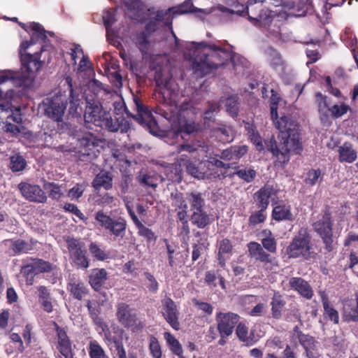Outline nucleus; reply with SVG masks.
Listing matches in <instances>:
<instances>
[{
    "instance_id": "nucleus-49",
    "label": "nucleus",
    "mask_w": 358,
    "mask_h": 358,
    "mask_svg": "<svg viewBox=\"0 0 358 358\" xmlns=\"http://www.w3.org/2000/svg\"><path fill=\"white\" fill-rule=\"evenodd\" d=\"M216 136L223 143H229L233 141V132L229 127H220L215 130Z\"/></svg>"
},
{
    "instance_id": "nucleus-16",
    "label": "nucleus",
    "mask_w": 358,
    "mask_h": 358,
    "mask_svg": "<svg viewBox=\"0 0 358 358\" xmlns=\"http://www.w3.org/2000/svg\"><path fill=\"white\" fill-rule=\"evenodd\" d=\"M57 332V349L59 355L57 358H73L71 343L66 332L57 324H55Z\"/></svg>"
},
{
    "instance_id": "nucleus-60",
    "label": "nucleus",
    "mask_w": 358,
    "mask_h": 358,
    "mask_svg": "<svg viewBox=\"0 0 358 358\" xmlns=\"http://www.w3.org/2000/svg\"><path fill=\"white\" fill-rule=\"evenodd\" d=\"M267 54L269 56V62L274 68H278L282 64V60L280 55L275 50L268 49Z\"/></svg>"
},
{
    "instance_id": "nucleus-28",
    "label": "nucleus",
    "mask_w": 358,
    "mask_h": 358,
    "mask_svg": "<svg viewBox=\"0 0 358 358\" xmlns=\"http://www.w3.org/2000/svg\"><path fill=\"white\" fill-rule=\"evenodd\" d=\"M272 217L276 221L292 220L293 215L290 206L282 203L276 206L273 210Z\"/></svg>"
},
{
    "instance_id": "nucleus-58",
    "label": "nucleus",
    "mask_w": 358,
    "mask_h": 358,
    "mask_svg": "<svg viewBox=\"0 0 358 358\" xmlns=\"http://www.w3.org/2000/svg\"><path fill=\"white\" fill-rule=\"evenodd\" d=\"M316 101L318 106V110L320 113L326 114L329 109L331 108L329 107V102L327 101V97L324 96L322 93L317 92L315 94Z\"/></svg>"
},
{
    "instance_id": "nucleus-31",
    "label": "nucleus",
    "mask_w": 358,
    "mask_h": 358,
    "mask_svg": "<svg viewBox=\"0 0 358 358\" xmlns=\"http://www.w3.org/2000/svg\"><path fill=\"white\" fill-rule=\"evenodd\" d=\"M285 303L282 296L278 292H275L271 302L272 316L274 318L279 319L281 317Z\"/></svg>"
},
{
    "instance_id": "nucleus-13",
    "label": "nucleus",
    "mask_w": 358,
    "mask_h": 358,
    "mask_svg": "<svg viewBox=\"0 0 358 358\" xmlns=\"http://www.w3.org/2000/svg\"><path fill=\"white\" fill-rule=\"evenodd\" d=\"M331 225L330 215L327 213L313 224L314 229L322 238L326 250L329 252L334 249Z\"/></svg>"
},
{
    "instance_id": "nucleus-54",
    "label": "nucleus",
    "mask_w": 358,
    "mask_h": 358,
    "mask_svg": "<svg viewBox=\"0 0 358 358\" xmlns=\"http://www.w3.org/2000/svg\"><path fill=\"white\" fill-rule=\"evenodd\" d=\"M199 148H201V150L203 152H206V150L205 149V145L203 143H201L200 141H197L196 143L192 144H182L180 145L178 148V152L180 153L182 152H187L189 153L194 152L195 151H197Z\"/></svg>"
},
{
    "instance_id": "nucleus-61",
    "label": "nucleus",
    "mask_w": 358,
    "mask_h": 358,
    "mask_svg": "<svg viewBox=\"0 0 358 358\" xmlns=\"http://www.w3.org/2000/svg\"><path fill=\"white\" fill-rule=\"evenodd\" d=\"M263 247L271 252L276 250V242L274 237L272 236L271 232L268 231V236L262 239Z\"/></svg>"
},
{
    "instance_id": "nucleus-48",
    "label": "nucleus",
    "mask_w": 358,
    "mask_h": 358,
    "mask_svg": "<svg viewBox=\"0 0 358 358\" xmlns=\"http://www.w3.org/2000/svg\"><path fill=\"white\" fill-rule=\"evenodd\" d=\"M89 354L91 358H108L103 348L96 341L90 342Z\"/></svg>"
},
{
    "instance_id": "nucleus-62",
    "label": "nucleus",
    "mask_w": 358,
    "mask_h": 358,
    "mask_svg": "<svg viewBox=\"0 0 358 358\" xmlns=\"http://www.w3.org/2000/svg\"><path fill=\"white\" fill-rule=\"evenodd\" d=\"M348 110V106L345 104H336L333 106L329 111L331 115L334 117H339L345 114Z\"/></svg>"
},
{
    "instance_id": "nucleus-6",
    "label": "nucleus",
    "mask_w": 358,
    "mask_h": 358,
    "mask_svg": "<svg viewBox=\"0 0 358 358\" xmlns=\"http://www.w3.org/2000/svg\"><path fill=\"white\" fill-rule=\"evenodd\" d=\"M86 123L106 129L110 132L127 133L131 128L130 122L122 117L113 119L110 114L103 110L99 101L92 96H86V108L84 114Z\"/></svg>"
},
{
    "instance_id": "nucleus-22",
    "label": "nucleus",
    "mask_w": 358,
    "mask_h": 358,
    "mask_svg": "<svg viewBox=\"0 0 358 358\" xmlns=\"http://www.w3.org/2000/svg\"><path fill=\"white\" fill-rule=\"evenodd\" d=\"M275 194L272 185H266L254 194V199L258 208L266 209L269 204V199Z\"/></svg>"
},
{
    "instance_id": "nucleus-26",
    "label": "nucleus",
    "mask_w": 358,
    "mask_h": 358,
    "mask_svg": "<svg viewBox=\"0 0 358 358\" xmlns=\"http://www.w3.org/2000/svg\"><path fill=\"white\" fill-rule=\"evenodd\" d=\"M107 271L104 268H94L89 276V282L95 290L101 289L107 280Z\"/></svg>"
},
{
    "instance_id": "nucleus-63",
    "label": "nucleus",
    "mask_w": 358,
    "mask_h": 358,
    "mask_svg": "<svg viewBox=\"0 0 358 358\" xmlns=\"http://www.w3.org/2000/svg\"><path fill=\"white\" fill-rule=\"evenodd\" d=\"M266 346L269 349V352H275L281 350L283 344L280 338L274 337L267 341Z\"/></svg>"
},
{
    "instance_id": "nucleus-41",
    "label": "nucleus",
    "mask_w": 358,
    "mask_h": 358,
    "mask_svg": "<svg viewBox=\"0 0 358 358\" xmlns=\"http://www.w3.org/2000/svg\"><path fill=\"white\" fill-rule=\"evenodd\" d=\"M322 304L324 317L330 320L334 324H338L339 321L338 311L329 305L327 299L324 296H322Z\"/></svg>"
},
{
    "instance_id": "nucleus-36",
    "label": "nucleus",
    "mask_w": 358,
    "mask_h": 358,
    "mask_svg": "<svg viewBox=\"0 0 358 358\" xmlns=\"http://www.w3.org/2000/svg\"><path fill=\"white\" fill-rule=\"evenodd\" d=\"M232 250V245L228 239H223L219 245V264L224 266L227 258L229 257V255Z\"/></svg>"
},
{
    "instance_id": "nucleus-55",
    "label": "nucleus",
    "mask_w": 358,
    "mask_h": 358,
    "mask_svg": "<svg viewBox=\"0 0 358 358\" xmlns=\"http://www.w3.org/2000/svg\"><path fill=\"white\" fill-rule=\"evenodd\" d=\"M4 244L8 248V252L10 255L18 254L22 250V241L20 240H6Z\"/></svg>"
},
{
    "instance_id": "nucleus-50",
    "label": "nucleus",
    "mask_w": 358,
    "mask_h": 358,
    "mask_svg": "<svg viewBox=\"0 0 358 358\" xmlns=\"http://www.w3.org/2000/svg\"><path fill=\"white\" fill-rule=\"evenodd\" d=\"M149 341V350L152 357L153 358H161L162 355V348L157 338L150 336Z\"/></svg>"
},
{
    "instance_id": "nucleus-10",
    "label": "nucleus",
    "mask_w": 358,
    "mask_h": 358,
    "mask_svg": "<svg viewBox=\"0 0 358 358\" xmlns=\"http://www.w3.org/2000/svg\"><path fill=\"white\" fill-rule=\"evenodd\" d=\"M134 101L137 114L133 115L129 112H126L127 115L135 119L139 124L147 128L151 134H157V124L150 111L138 99H134Z\"/></svg>"
},
{
    "instance_id": "nucleus-15",
    "label": "nucleus",
    "mask_w": 358,
    "mask_h": 358,
    "mask_svg": "<svg viewBox=\"0 0 358 358\" xmlns=\"http://www.w3.org/2000/svg\"><path fill=\"white\" fill-rule=\"evenodd\" d=\"M163 316L169 324L175 330L180 329L178 321L179 312L175 302L168 296L162 301Z\"/></svg>"
},
{
    "instance_id": "nucleus-29",
    "label": "nucleus",
    "mask_w": 358,
    "mask_h": 358,
    "mask_svg": "<svg viewBox=\"0 0 358 358\" xmlns=\"http://www.w3.org/2000/svg\"><path fill=\"white\" fill-rule=\"evenodd\" d=\"M138 182L143 187L156 188L158 176L154 172L141 171L136 177Z\"/></svg>"
},
{
    "instance_id": "nucleus-51",
    "label": "nucleus",
    "mask_w": 358,
    "mask_h": 358,
    "mask_svg": "<svg viewBox=\"0 0 358 358\" xmlns=\"http://www.w3.org/2000/svg\"><path fill=\"white\" fill-rule=\"evenodd\" d=\"M233 175H236L247 182H251L256 177V171L252 169H243L236 171Z\"/></svg>"
},
{
    "instance_id": "nucleus-14",
    "label": "nucleus",
    "mask_w": 358,
    "mask_h": 358,
    "mask_svg": "<svg viewBox=\"0 0 358 358\" xmlns=\"http://www.w3.org/2000/svg\"><path fill=\"white\" fill-rule=\"evenodd\" d=\"M67 248L70 254V259L78 268L85 269L89 267V260L86 256L85 250H83L79 241L74 238L66 240Z\"/></svg>"
},
{
    "instance_id": "nucleus-64",
    "label": "nucleus",
    "mask_w": 358,
    "mask_h": 358,
    "mask_svg": "<svg viewBox=\"0 0 358 358\" xmlns=\"http://www.w3.org/2000/svg\"><path fill=\"white\" fill-rule=\"evenodd\" d=\"M115 201V199L113 196L110 195L108 193H106L101 196V199L98 201V204L103 207L112 208L116 206Z\"/></svg>"
},
{
    "instance_id": "nucleus-39",
    "label": "nucleus",
    "mask_w": 358,
    "mask_h": 358,
    "mask_svg": "<svg viewBox=\"0 0 358 358\" xmlns=\"http://www.w3.org/2000/svg\"><path fill=\"white\" fill-rule=\"evenodd\" d=\"M10 81L13 85L21 86L22 85V74L10 71H4L0 75V82Z\"/></svg>"
},
{
    "instance_id": "nucleus-18",
    "label": "nucleus",
    "mask_w": 358,
    "mask_h": 358,
    "mask_svg": "<svg viewBox=\"0 0 358 358\" xmlns=\"http://www.w3.org/2000/svg\"><path fill=\"white\" fill-rule=\"evenodd\" d=\"M52 269V265L41 259L34 260L31 264L24 265V273L27 274V283L32 285L33 275L39 273L48 272Z\"/></svg>"
},
{
    "instance_id": "nucleus-19",
    "label": "nucleus",
    "mask_w": 358,
    "mask_h": 358,
    "mask_svg": "<svg viewBox=\"0 0 358 358\" xmlns=\"http://www.w3.org/2000/svg\"><path fill=\"white\" fill-rule=\"evenodd\" d=\"M185 165L187 173L199 180L208 179L211 176V173L208 171V162H205V161L199 162L197 164L187 161Z\"/></svg>"
},
{
    "instance_id": "nucleus-44",
    "label": "nucleus",
    "mask_w": 358,
    "mask_h": 358,
    "mask_svg": "<svg viewBox=\"0 0 358 358\" xmlns=\"http://www.w3.org/2000/svg\"><path fill=\"white\" fill-rule=\"evenodd\" d=\"M134 42L138 46L142 54L148 53L150 48V43L144 32L137 34L133 38Z\"/></svg>"
},
{
    "instance_id": "nucleus-59",
    "label": "nucleus",
    "mask_w": 358,
    "mask_h": 358,
    "mask_svg": "<svg viewBox=\"0 0 358 358\" xmlns=\"http://www.w3.org/2000/svg\"><path fill=\"white\" fill-rule=\"evenodd\" d=\"M173 205L179 209L187 208V199L182 193L171 194Z\"/></svg>"
},
{
    "instance_id": "nucleus-53",
    "label": "nucleus",
    "mask_w": 358,
    "mask_h": 358,
    "mask_svg": "<svg viewBox=\"0 0 358 358\" xmlns=\"http://www.w3.org/2000/svg\"><path fill=\"white\" fill-rule=\"evenodd\" d=\"M86 185L85 183H77L68 192L67 196L71 200H78L80 198L85 190Z\"/></svg>"
},
{
    "instance_id": "nucleus-47",
    "label": "nucleus",
    "mask_w": 358,
    "mask_h": 358,
    "mask_svg": "<svg viewBox=\"0 0 358 358\" xmlns=\"http://www.w3.org/2000/svg\"><path fill=\"white\" fill-rule=\"evenodd\" d=\"M293 335L299 339L300 343L304 347L306 351H308V349L311 347L313 343V338L302 334L299 330L298 327H294ZM307 354L308 356H309L308 352H307Z\"/></svg>"
},
{
    "instance_id": "nucleus-4",
    "label": "nucleus",
    "mask_w": 358,
    "mask_h": 358,
    "mask_svg": "<svg viewBox=\"0 0 358 358\" xmlns=\"http://www.w3.org/2000/svg\"><path fill=\"white\" fill-rule=\"evenodd\" d=\"M185 48L184 55L186 58L193 60L192 69L196 77L204 76L224 64L229 59L234 64L236 71L239 68V65L236 64V60L240 61L242 65L245 62L244 58L233 54L231 50L215 44L187 42Z\"/></svg>"
},
{
    "instance_id": "nucleus-12",
    "label": "nucleus",
    "mask_w": 358,
    "mask_h": 358,
    "mask_svg": "<svg viewBox=\"0 0 358 358\" xmlns=\"http://www.w3.org/2000/svg\"><path fill=\"white\" fill-rule=\"evenodd\" d=\"M238 319L239 316L236 313L217 312L215 320L220 336L225 338L231 335Z\"/></svg>"
},
{
    "instance_id": "nucleus-37",
    "label": "nucleus",
    "mask_w": 358,
    "mask_h": 358,
    "mask_svg": "<svg viewBox=\"0 0 358 358\" xmlns=\"http://www.w3.org/2000/svg\"><path fill=\"white\" fill-rule=\"evenodd\" d=\"M324 172L320 169H312L307 173L305 182L309 185L314 186L320 184L323 180Z\"/></svg>"
},
{
    "instance_id": "nucleus-20",
    "label": "nucleus",
    "mask_w": 358,
    "mask_h": 358,
    "mask_svg": "<svg viewBox=\"0 0 358 358\" xmlns=\"http://www.w3.org/2000/svg\"><path fill=\"white\" fill-rule=\"evenodd\" d=\"M290 288L296 291L301 296L306 299H311L313 296V290L310 284L300 277H292L289 279Z\"/></svg>"
},
{
    "instance_id": "nucleus-7",
    "label": "nucleus",
    "mask_w": 358,
    "mask_h": 358,
    "mask_svg": "<svg viewBox=\"0 0 358 358\" xmlns=\"http://www.w3.org/2000/svg\"><path fill=\"white\" fill-rule=\"evenodd\" d=\"M289 258L303 257L306 260L315 258L317 252L313 248L310 237L305 230H300L286 250Z\"/></svg>"
},
{
    "instance_id": "nucleus-52",
    "label": "nucleus",
    "mask_w": 358,
    "mask_h": 358,
    "mask_svg": "<svg viewBox=\"0 0 358 358\" xmlns=\"http://www.w3.org/2000/svg\"><path fill=\"white\" fill-rule=\"evenodd\" d=\"M103 23H104V25L106 29L107 37L109 38L110 32H111L110 27L115 21V10H106L103 14Z\"/></svg>"
},
{
    "instance_id": "nucleus-27",
    "label": "nucleus",
    "mask_w": 358,
    "mask_h": 358,
    "mask_svg": "<svg viewBox=\"0 0 358 358\" xmlns=\"http://www.w3.org/2000/svg\"><path fill=\"white\" fill-rule=\"evenodd\" d=\"M103 304V301L101 302L90 300L86 301V306L91 318L96 325L100 327L103 324V320L99 317V314L101 313L100 306Z\"/></svg>"
},
{
    "instance_id": "nucleus-32",
    "label": "nucleus",
    "mask_w": 358,
    "mask_h": 358,
    "mask_svg": "<svg viewBox=\"0 0 358 358\" xmlns=\"http://www.w3.org/2000/svg\"><path fill=\"white\" fill-rule=\"evenodd\" d=\"M339 160L341 162L352 163L357 159V152L351 145L345 143L338 148Z\"/></svg>"
},
{
    "instance_id": "nucleus-45",
    "label": "nucleus",
    "mask_w": 358,
    "mask_h": 358,
    "mask_svg": "<svg viewBox=\"0 0 358 358\" xmlns=\"http://www.w3.org/2000/svg\"><path fill=\"white\" fill-rule=\"evenodd\" d=\"M43 188L48 193L49 196L54 200H59L62 196L61 186L57 184L45 182Z\"/></svg>"
},
{
    "instance_id": "nucleus-30",
    "label": "nucleus",
    "mask_w": 358,
    "mask_h": 358,
    "mask_svg": "<svg viewBox=\"0 0 358 358\" xmlns=\"http://www.w3.org/2000/svg\"><path fill=\"white\" fill-rule=\"evenodd\" d=\"M92 185L96 190H99L101 187L108 190L111 189L113 186L112 178L108 173L101 172L96 176Z\"/></svg>"
},
{
    "instance_id": "nucleus-35",
    "label": "nucleus",
    "mask_w": 358,
    "mask_h": 358,
    "mask_svg": "<svg viewBox=\"0 0 358 358\" xmlns=\"http://www.w3.org/2000/svg\"><path fill=\"white\" fill-rule=\"evenodd\" d=\"M191 221L199 228H204L209 224V217L203 209L196 210L192 211Z\"/></svg>"
},
{
    "instance_id": "nucleus-8",
    "label": "nucleus",
    "mask_w": 358,
    "mask_h": 358,
    "mask_svg": "<svg viewBox=\"0 0 358 358\" xmlns=\"http://www.w3.org/2000/svg\"><path fill=\"white\" fill-rule=\"evenodd\" d=\"M99 226L113 239H122L127 230V221L122 217H112L103 210H99L94 215Z\"/></svg>"
},
{
    "instance_id": "nucleus-42",
    "label": "nucleus",
    "mask_w": 358,
    "mask_h": 358,
    "mask_svg": "<svg viewBox=\"0 0 358 358\" xmlns=\"http://www.w3.org/2000/svg\"><path fill=\"white\" fill-rule=\"evenodd\" d=\"M164 338L173 353L181 357L182 348L178 341L169 332L164 333Z\"/></svg>"
},
{
    "instance_id": "nucleus-24",
    "label": "nucleus",
    "mask_w": 358,
    "mask_h": 358,
    "mask_svg": "<svg viewBox=\"0 0 358 358\" xmlns=\"http://www.w3.org/2000/svg\"><path fill=\"white\" fill-rule=\"evenodd\" d=\"M248 251L252 257L264 263L275 264V259L267 254L261 245L257 242H250L248 245Z\"/></svg>"
},
{
    "instance_id": "nucleus-57",
    "label": "nucleus",
    "mask_w": 358,
    "mask_h": 358,
    "mask_svg": "<svg viewBox=\"0 0 358 358\" xmlns=\"http://www.w3.org/2000/svg\"><path fill=\"white\" fill-rule=\"evenodd\" d=\"M259 210H257L252 213L249 218V222L251 225H257L259 223L264 222L266 218V209L259 208Z\"/></svg>"
},
{
    "instance_id": "nucleus-11",
    "label": "nucleus",
    "mask_w": 358,
    "mask_h": 358,
    "mask_svg": "<svg viewBox=\"0 0 358 358\" xmlns=\"http://www.w3.org/2000/svg\"><path fill=\"white\" fill-rule=\"evenodd\" d=\"M43 106L47 117L57 122L62 120L66 103L61 96L45 99L43 101Z\"/></svg>"
},
{
    "instance_id": "nucleus-2",
    "label": "nucleus",
    "mask_w": 358,
    "mask_h": 358,
    "mask_svg": "<svg viewBox=\"0 0 358 358\" xmlns=\"http://www.w3.org/2000/svg\"><path fill=\"white\" fill-rule=\"evenodd\" d=\"M270 99L271 116L280 131V142L277 145L275 141L271 139L266 143V148L275 157V165L283 168L289 161L290 152L296 154L302 150V144L299 138V124L289 116H282L278 120V104L280 97L272 89Z\"/></svg>"
},
{
    "instance_id": "nucleus-33",
    "label": "nucleus",
    "mask_w": 358,
    "mask_h": 358,
    "mask_svg": "<svg viewBox=\"0 0 358 358\" xmlns=\"http://www.w3.org/2000/svg\"><path fill=\"white\" fill-rule=\"evenodd\" d=\"M186 199L190 205L191 210L203 209L205 200L203 195L198 192H187Z\"/></svg>"
},
{
    "instance_id": "nucleus-3",
    "label": "nucleus",
    "mask_w": 358,
    "mask_h": 358,
    "mask_svg": "<svg viewBox=\"0 0 358 358\" xmlns=\"http://www.w3.org/2000/svg\"><path fill=\"white\" fill-rule=\"evenodd\" d=\"M24 92L34 90L37 87L36 75L43 62L41 55L48 46V35L54 36V33L46 31L36 22L24 24Z\"/></svg>"
},
{
    "instance_id": "nucleus-17",
    "label": "nucleus",
    "mask_w": 358,
    "mask_h": 358,
    "mask_svg": "<svg viewBox=\"0 0 358 358\" xmlns=\"http://www.w3.org/2000/svg\"><path fill=\"white\" fill-rule=\"evenodd\" d=\"M76 138L79 152L84 155H89L90 151L99 145V140L90 132H80L76 134Z\"/></svg>"
},
{
    "instance_id": "nucleus-43",
    "label": "nucleus",
    "mask_w": 358,
    "mask_h": 358,
    "mask_svg": "<svg viewBox=\"0 0 358 358\" xmlns=\"http://www.w3.org/2000/svg\"><path fill=\"white\" fill-rule=\"evenodd\" d=\"M217 280H219L220 285L223 289H225L224 279L219 273L218 271H207L205 276V282L213 287L217 285Z\"/></svg>"
},
{
    "instance_id": "nucleus-23",
    "label": "nucleus",
    "mask_w": 358,
    "mask_h": 358,
    "mask_svg": "<svg viewBox=\"0 0 358 358\" xmlns=\"http://www.w3.org/2000/svg\"><path fill=\"white\" fill-rule=\"evenodd\" d=\"M343 315L347 322L358 321V294L355 299L345 300L343 302Z\"/></svg>"
},
{
    "instance_id": "nucleus-56",
    "label": "nucleus",
    "mask_w": 358,
    "mask_h": 358,
    "mask_svg": "<svg viewBox=\"0 0 358 358\" xmlns=\"http://www.w3.org/2000/svg\"><path fill=\"white\" fill-rule=\"evenodd\" d=\"M89 250L92 256L96 260L103 261L108 258L106 253L95 243H92L90 245Z\"/></svg>"
},
{
    "instance_id": "nucleus-9",
    "label": "nucleus",
    "mask_w": 358,
    "mask_h": 358,
    "mask_svg": "<svg viewBox=\"0 0 358 358\" xmlns=\"http://www.w3.org/2000/svg\"><path fill=\"white\" fill-rule=\"evenodd\" d=\"M116 317L118 322L127 329L131 331L138 329V322L135 310L126 303H118L116 305Z\"/></svg>"
},
{
    "instance_id": "nucleus-25",
    "label": "nucleus",
    "mask_w": 358,
    "mask_h": 358,
    "mask_svg": "<svg viewBox=\"0 0 358 358\" xmlns=\"http://www.w3.org/2000/svg\"><path fill=\"white\" fill-rule=\"evenodd\" d=\"M24 197L30 201L39 203H43L47 200L45 192L39 186L27 183H24Z\"/></svg>"
},
{
    "instance_id": "nucleus-1",
    "label": "nucleus",
    "mask_w": 358,
    "mask_h": 358,
    "mask_svg": "<svg viewBox=\"0 0 358 358\" xmlns=\"http://www.w3.org/2000/svg\"><path fill=\"white\" fill-rule=\"evenodd\" d=\"M155 80L157 102L155 113L167 120L172 129L178 133L191 134L198 131L199 126L193 121L195 109L189 99L179 92L178 85L173 79L169 67L157 69Z\"/></svg>"
},
{
    "instance_id": "nucleus-34",
    "label": "nucleus",
    "mask_w": 358,
    "mask_h": 358,
    "mask_svg": "<svg viewBox=\"0 0 358 358\" xmlns=\"http://www.w3.org/2000/svg\"><path fill=\"white\" fill-rule=\"evenodd\" d=\"M71 294L77 299L80 300L87 294V289L81 281L71 280L69 283Z\"/></svg>"
},
{
    "instance_id": "nucleus-21",
    "label": "nucleus",
    "mask_w": 358,
    "mask_h": 358,
    "mask_svg": "<svg viewBox=\"0 0 358 358\" xmlns=\"http://www.w3.org/2000/svg\"><path fill=\"white\" fill-rule=\"evenodd\" d=\"M248 147L245 145L231 146L222 151L220 157L224 161H234L236 164L241 157L247 154Z\"/></svg>"
},
{
    "instance_id": "nucleus-38",
    "label": "nucleus",
    "mask_w": 358,
    "mask_h": 358,
    "mask_svg": "<svg viewBox=\"0 0 358 358\" xmlns=\"http://www.w3.org/2000/svg\"><path fill=\"white\" fill-rule=\"evenodd\" d=\"M245 129L251 142L255 145L256 149L258 151L263 150L264 146L262 143V138L256 130V128L253 125L248 123L245 124Z\"/></svg>"
},
{
    "instance_id": "nucleus-40",
    "label": "nucleus",
    "mask_w": 358,
    "mask_h": 358,
    "mask_svg": "<svg viewBox=\"0 0 358 358\" xmlns=\"http://www.w3.org/2000/svg\"><path fill=\"white\" fill-rule=\"evenodd\" d=\"M236 333L238 338L245 342L248 346L252 345L256 342V341L252 338V334H250V336L248 335V327L242 323L238 324Z\"/></svg>"
},
{
    "instance_id": "nucleus-46",
    "label": "nucleus",
    "mask_w": 358,
    "mask_h": 358,
    "mask_svg": "<svg viewBox=\"0 0 358 358\" xmlns=\"http://www.w3.org/2000/svg\"><path fill=\"white\" fill-rule=\"evenodd\" d=\"M220 102H224L226 110L231 116H236L238 114V102L237 96H230L224 100L222 99Z\"/></svg>"
},
{
    "instance_id": "nucleus-5",
    "label": "nucleus",
    "mask_w": 358,
    "mask_h": 358,
    "mask_svg": "<svg viewBox=\"0 0 358 358\" xmlns=\"http://www.w3.org/2000/svg\"><path fill=\"white\" fill-rule=\"evenodd\" d=\"M310 0H280V4H276L275 10H269L262 11L256 17H249L250 20L256 26L267 27L268 34L276 41H285L281 34L279 25L273 24V17L278 15V17L286 19L287 17H302L306 15L308 10V3Z\"/></svg>"
}]
</instances>
